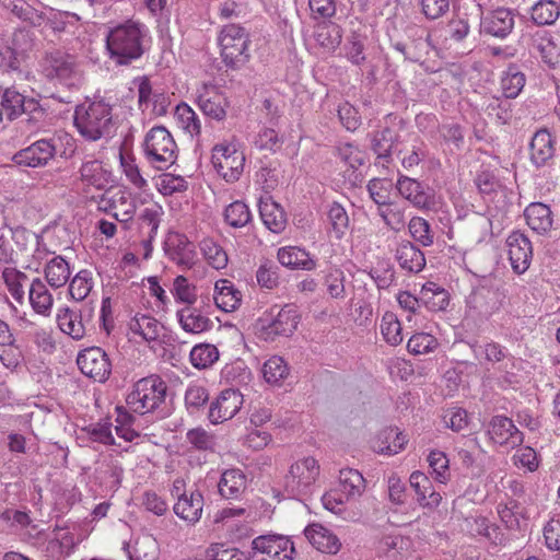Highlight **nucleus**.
Wrapping results in <instances>:
<instances>
[{"mask_svg":"<svg viewBox=\"0 0 560 560\" xmlns=\"http://www.w3.org/2000/svg\"><path fill=\"white\" fill-rule=\"evenodd\" d=\"M218 490L225 499H237L245 490V476L240 469L225 470L218 482Z\"/></svg>","mask_w":560,"mask_h":560,"instance_id":"c9c22d12","label":"nucleus"},{"mask_svg":"<svg viewBox=\"0 0 560 560\" xmlns=\"http://www.w3.org/2000/svg\"><path fill=\"white\" fill-rule=\"evenodd\" d=\"M526 83L525 74L516 65H510L501 77V89L503 96L515 98L522 92Z\"/></svg>","mask_w":560,"mask_h":560,"instance_id":"58836bf2","label":"nucleus"},{"mask_svg":"<svg viewBox=\"0 0 560 560\" xmlns=\"http://www.w3.org/2000/svg\"><path fill=\"white\" fill-rule=\"evenodd\" d=\"M392 46L394 49L401 52L406 60L421 62L429 54L430 43L429 38L419 36L411 39L409 43L394 42Z\"/></svg>","mask_w":560,"mask_h":560,"instance_id":"ea45409f","label":"nucleus"},{"mask_svg":"<svg viewBox=\"0 0 560 560\" xmlns=\"http://www.w3.org/2000/svg\"><path fill=\"white\" fill-rule=\"evenodd\" d=\"M144 154L156 170H166L177 159V145L164 126H155L144 138Z\"/></svg>","mask_w":560,"mask_h":560,"instance_id":"423d86ee","label":"nucleus"},{"mask_svg":"<svg viewBox=\"0 0 560 560\" xmlns=\"http://www.w3.org/2000/svg\"><path fill=\"white\" fill-rule=\"evenodd\" d=\"M148 27L138 21L127 20L108 27L105 48L115 66H130L140 60L148 49Z\"/></svg>","mask_w":560,"mask_h":560,"instance_id":"f257e3e1","label":"nucleus"},{"mask_svg":"<svg viewBox=\"0 0 560 560\" xmlns=\"http://www.w3.org/2000/svg\"><path fill=\"white\" fill-rule=\"evenodd\" d=\"M221 56L226 67L238 69L249 59V37L245 28L238 24L223 26L220 35Z\"/></svg>","mask_w":560,"mask_h":560,"instance_id":"0eeeda50","label":"nucleus"},{"mask_svg":"<svg viewBox=\"0 0 560 560\" xmlns=\"http://www.w3.org/2000/svg\"><path fill=\"white\" fill-rule=\"evenodd\" d=\"M33 43L28 31L19 30L14 32L12 45L8 42H0V69L5 72H20L24 52L31 48Z\"/></svg>","mask_w":560,"mask_h":560,"instance_id":"f8f14e48","label":"nucleus"},{"mask_svg":"<svg viewBox=\"0 0 560 560\" xmlns=\"http://www.w3.org/2000/svg\"><path fill=\"white\" fill-rule=\"evenodd\" d=\"M381 332L390 346H397L402 341L401 325L396 315L386 312L381 322Z\"/></svg>","mask_w":560,"mask_h":560,"instance_id":"4d7b16f0","label":"nucleus"},{"mask_svg":"<svg viewBox=\"0 0 560 560\" xmlns=\"http://www.w3.org/2000/svg\"><path fill=\"white\" fill-rule=\"evenodd\" d=\"M512 98L506 96H492L487 105L489 115H494L500 124H508L513 118Z\"/></svg>","mask_w":560,"mask_h":560,"instance_id":"13d9d810","label":"nucleus"},{"mask_svg":"<svg viewBox=\"0 0 560 560\" xmlns=\"http://www.w3.org/2000/svg\"><path fill=\"white\" fill-rule=\"evenodd\" d=\"M167 384L158 375H151L139 380L133 389L127 395L126 404L130 411L138 415L159 412L161 418L166 416L164 409H160L165 402Z\"/></svg>","mask_w":560,"mask_h":560,"instance_id":"39448f33","label":"nucleus"},{"mask_svg":"<svg viewBox=\"0 0 560 560\" xmlns=\"http://www.w3.org/2000/svg\"><path fill=\"white\" fill-rule=\"evenodd\" d=\"M207 560H248V557L237 548L224 544H212L206 549Z\"/></svg>","mask_w":560,"mask_h":560,"instance_id":"338daca9","label":"nucleus"},{"mask_svg":"<svg viewBox=\"0 0 560 560\" xmlns=\"http://www.w3.org/2000/svg\"><path fill=\"white\" fill-rule=\"evenodd\" d=\"M164 252L172 261L183 269H190L196 264V247L185 234L171 233L164 242Z\"/></svg>","mask_w":560,"mask_h":560,"instance_id":"dca6fc26","label":"nucleus"},{"mask_svg":"<svg viewBox=\"0 0 560 560\" xmlns=\"http://www.w3.org/2000/svg\"><path fill=\"white\" fill-rule=\"evenodd\" d=\"M213 300L221 311L233 312L240 306L242 294L231 281L220 279L214 284Z\"/></svg>","mask_w":560,"mask_h":560,"instance_id":"72a5a7b5","label":"nucleus"},{"mask_svg":"<svg viewBox=\"0 0 560 560\" xmlns=\"http://www.w3.org/2000/svg\"><path fill=\"white\" fill-rule=\"evenodd\" d=\"M279 262L291 269L313 270L316 262L311 258L310 254L298 246L282 247L278 252Z\"/></svg>","mask_w":560,"mask_h":560,"instance_id":"f704fd0d","label":"nucleus"},{"mask_svg":"<svg viewBox=\"0 0 560 560\" xmlns=\"http://www.w3.org/2000/svg\"><path fill=\"white\" fill-rule=\"evenodd\" d=\"M395 258L399 267L408 273H419L425 267L423 252L409 241H402L398 244Z\"/></svg>","mask_w":560,"mask_h":560,"instance_id":"cd10ccee","label":"nucleus"},{"mask_svg":"<svg viewBox=\"0 0 560 560\" xmlns=\"http://www.w3.org/2000/svg\"><path fill=\"white\" fill-rule=\"evenodd\" d=\"M559 15L560 8L552 0H539L530 9L532 21L539 26L553 24Z\"/></svg>","mask_w":560,"mask_h":560,"instance_id":"c03bdc74","label":"nucleus"},{"mask_svg":"<svg viewBox=\"0 0 560 560\" xmlns=\"http://www.w3.org/2000/svg\"><path fill=\"white\" fill-rule=\"evenodd\" d=\"M80 371L97 382H105L112 372V364L107 353L100 347H92L81 351L77 358Z\"/></svg>","mask_w":560,"mask_h":560,"instance_id":"4468645a","label":"nucleus"},{"mask_svg":"<svg viewBox=\"0 0 560 560\" xmlns=\"http://www.w3.org/2000/svg\"><path fill=\"white\" fill-rule=\"evenodd\" d=\"M299 314L294 305L287 304L278 310L277 314L271 318L268 325H262L268 338L273 339L276 336H291L298 327Z\"/></svg>","mask_w":560,"mask_h":560,"instance_id":"5701e85b","label":"nucleus"},{"mask_svg":"<svg viewBox=\"0 0 560 560\" xmlns=\"http://www.w3.org/2000/svg\"><path fill=\"white\" fill-rule=\"evenodd\" d=\"M112 110V106L104 101L82 103L74 109V126L90 141L108 137L115 130Z\"/></svg>","mask_w":560,"mask_h":560,"instance_id":"7ed1b4c3","label":"nucleus"},{"mask_svg":"<svg viewBox=\"0 0 560 560\" xmlns=\"http://www.w3.org/2000/svg\"><path fill=\"white\" fill-rule=\"evenodd\" d=\"M69 277V265L61 256H56L47 262L45 267V278L52 288L65 285Z\"/></svg>","mask_w":560,"mask_h":560,"instance_id":"49530a36","label":"nucleus"},{"mask_svg":"<svg viewBox=\"0 0 560 560\" xmlns=\"http://www.w3.org/2000/svg\"><path fill=\"white\" fill-rule=\"evenodd\" d=\"M428 463L434 475V479L440 483H446L450 479L448 458L441 451H432L428 456Z\"/></svg>","mask_w":560,"mask_h":560,"instance_id":"e2e57ef3","label":"nucleus"},{"mask_svg":"<svg viewBox=\"0 0 560 560\" xmlns=\"http://www.w3.org/2000/svg\"><path fill=\"white\" fill-rule=\"evenodd\" d=\"M93 288V278L91 271L80 270L69 284V294L75 301H83Z\"/></svg>","mask_w":560,"mask_h":560,"instance_id":"5fc2aeb1","label":"nucleus"},{"mask_svg":"<svg viewBox=\"0 0 560 560\" xmlns=\"http://www.w3.org/2000/svg\"><path fill=\"white\" fill-rule=\"evenodd\" d=\"M102 202H107L108 207L114 209L113 215L120 222L130 221L136 212V203L131 194L118 189L117 191L107 190L102 196Z\"/></svg>","mask_w":560,"mask_h":560,"instance_id":"c756f323","label":"nucleus"},{"mask_svg":"<svg viewBox=\"0 0 560 560\" xmlns=\"http://www.w3.org/2000/svg\"><path fill=\"white\" fill-rule=\"evenodd\" d=\"M211 161L218 174L233 183L243 173L245 154L238 149V143L225 141L213 147Z\"/></svg>","mask_w":560,"mask_h":560,"instance_id":"9d476101","label":"nucleus"},{"mask_svg":"<svg viewBox=\"0 0 560 560\" xmlns=\"http://www.w3.org/2000/svg\"><path fill=\"white\" fill-rule=\"evenodd\" d=\"M56 142L55 138L39 139L31 145L18 151L13 155V161L20 166L32 168L44 167L56 155Z\"/></svg>","mask_w":560,"mask_h":560,"instance_id":"ddd939ff","label":"nucleus"},{"mask_svg":"<svg viewBox=\"0 0 560 560\" xmlns=\"http://www.w3.org/2000/svg\"><path fill=\"white\" fill-rule=\"evenodd\" d=\"M509 259L515 273L522 275L530 266L533 246L528 236L521 231H513L506 238Z\"/></svg>","mask_w":560,"mask_h":560,"instance_id":"2eb2a0df","label":"nucleus"},{"mask_svg":"<svg viewBox=\"0 0 560 560\" xmlns=\"http://www.w3.org/2000/svg\"><path fill=\"white\" fill-rule=\"evenodd\" d=\"M314 39L320 47L334 50L341 43V36L336 26L332 25H318L314 32Z\"/></svg>","mask_w":560,"mask_h":560,"instance_id":"680f3d73","label":"nucleus"},{"mask_svg":"<svg viewBox=\"0 0 560 560\" xmlns=\"http://www.w3.org/2000/svg\"><path fill=\"white\" fill-rule=\"evenodd\" d=\"M328 221L335 237L340 240L349 229V217L346 209L338 202H332L327 212Z\"/></svg>","mask_w":560,"mask_h":560,"instance_id":"864d4df0","label":"nucleus"},{"mask_svg":"<svg viewBox=\"0 0 560 560\" xmlns=\"http://www.w3.org/2000/svg\"><path fill=\"white\" fill-rule=\"evenodd\" d=\"M81 179L97 189H104L108 184V172L104 170L102 162L90 160L80 167Z\"/></svg>","mask_w":560,"mask_h":560,"instance_id":"37998d69","label":"nucleus"},{"mask_svg":"<svg viewBox=\"0 0 560 560\" xmlns=\"http://www.w3.org/2000/svg\"><path fill=\"white\" fill-rule=\"evenodd\" d=\"M515 15L512 10L506 8H498L481 18V31L488 35L498 38L508 37L515 24Z\"/></svg>","mask_w":560,"mask_h":560,"instance_id":"412c9836","label":"nucleus"},{"mask_svg":"<svg viewBox=\"0 0 560 560\" xmlns=\"http://www.w3.org/2000/svg\"><path fill=\"white\" fill-rule=\"evenodd\" d=\"M490 439L500 445H506L511 448L522 445L524 441L523 433L516 428L513 421L505 416H493L488 425Z\"/></svg>","mask_w":560,"mask_h":560,"instance_id":"a211bd4d","label":"nucleus"},{"mask_svg":"<svg viewBox=\"0 0 560 560\" xmlns=\"http://www.w3.org/2000/svg\"><path fill=\"white\" fill-rule=\"evenodd\" d=\"M262 375L267 383L280 385L289 375L288 364L281 357L273 355L265 362Z\"/></svg>","mask_w":560,"mask_h":560,"instance_id":"8fccbe9b","label":"nucleus"},{"mask_svg":"<svg viewBox=\"0 0 560 560\" xmlns=\"http://www.w3.org/2000/svg\"><path fill=\"white\" fill-rule=\"evenodd\" d=\"M396 187L405 199L418 208L431 209L434 206L431 189L413 178L400 176Z\"/></svg>","mask_w":560,"mask_h":560,"instance_id":"4be33fe9","label":"nucleus"},{"mask_svg":"<svg viewBox=\"0 0 560 560\" xmlns=\"http://www.w3.org/2000/svg\"><path fill=\"white\" fill-rule=\"evenodd\" d=\"M439 346L438 339L431 334L417 332L412 335L407 343V349L412 354H427L434 351Z\"/></svg>","mask_w":560,"mask_h":560,"instance_id":"052dcab7","label":"nucleus"},{"mask_svg":"<svg viewBox=\"0 0 560 560\" xmlns=\"http://www.w3.org/2000/svg\"><path fill=\"white\" fill-rule=\"evenodd\" d=\"M243 405V395L238 389L228 388L210 404L208 418L211 423H222L233 418Z\"/></svg>","mask_w":560,"mask_h":560,"instance_id":"f3484780","label":"nucleus"},{"mask_svg":"<svg viewBox=\"0 0 560 560\" xmlns=\"http://www.w3.org/2000/svg\"><path fill=\"white\" fill-rule=\"evenodd\" d=\"M345 272L340 268H329L325 272L323 277V284L326 287L327 293L331 299L338 300L345 298Z\"/></svg>","mask_w":560,"mask_h":560,"instance_id":"603ef678","label":"nucleus"},{"mask_svg":"<svg viewBox=\"0 0 560 560\" xmlns=\"http://www.w3.org/2000/svg\"><path fill=\"white\" fill-rule=\"evenodd\" d=\"M399 143L398 132L389 127L375 131L371 138L372 151L376 154L377 159L382 160L384 163H390L394 153L398 155L402 153V150L398 148Z\"/></svg>","mask_w":560,"mask_h":560,"instance_id":"b1692460","label":"nucleus"},{"mask_svg":"<svg viewBox=\"0 0 560 560\" xmlns=\"http://www.w3.org/2000/svg\"><path fill=\"white\" fill-rule=\"evenodd\" d=\"M368 273L380 290H386L396 282L395 267L389 259H378Z\"/></svg>","mask_w":560,"mask_h":560,"instance_id":"de8ad7c7","label":"nucleus"},{"mask_svg":"<svg viewBox=\"0 0 560 560\" xmlns=\"http://www.w3.org/2000/svg\"><path fill=\"white\" fill-rule=\"evenodd\" d=\"M203 495L199 490L191 491L190 494L183 493L174 504V513L182 520L195 524L202 514Z\"/></svg>","mask_w":560,"mask_h":560,"instance_id":"7c9ffc66","label":"nucleus"},{"mask_svg":"<svg viewBox=\"0 0 560 560\" xmlns=\"http://www.w3.org/2000/svg\"><path fill=\"white\" fill-rule=\"evenodd\" d=\"M161 324L147 314H137L129 323V329L147 341H154L160 336Z\"/></svg>","mask_w":560,"mask_h":560,"instance_id":"a19ab883","label":"nucleus"},{"mask_svg":"<svg viewBox=\"0 0 560 560\" xmlns=\"http://www.w3.org/2000/svg\"><path fill=\"white\" fill-rule=\"evenodd\" d=\"M556 153V139L547 128L538 129L529 142V159L536 168L550 165Z\"/></svg>","mask_w":560,"mask_h":560,"instance_id":"6ab92c4d","label":"nucleus"},{"mask_svg":"<svg viewBox=\"0 0 560 560\" xmlns=\"http://www.w3.org/2000/svg\"><path fill=\"white\" fill-rule=\"evenodd\" d=\"M248 560H292L295 548L291 539L283 535H260L252 541Z\"/></svg>","mask_w":560,"mask_h":560,"instance_id":"9b49d317","label":"nucleus"},{"mask_svg":"<svg viewBox=\"0 0 560 560\" xmlns=\"http://www.w3.org/2000/svg\"><path fill=\"white\" fill-rule=\"evenodd\" d=\"M176 317L183 330L188 334L198 335L213 327V322L195 305H186L178 310Z\"/></svg>","mask_w":560,"mask_h":560,"instance_id":"a878e982","label":"nucleus"},{"mask_svg":"<svg viewBox=\"0 0 560 560\" xmlns=\"http://www.w3.org/2000/svg\"><path fill=\"white\" fill-rule=\"evenodd\" d=\"M308 541L320 552L335 555L340 550L338 537L320 524H311L304 529Z\"/></svg>","mask_w":560,"mask_h":560,"instance_id":"c85d7f7f","label":"nucleus"},{"mask_svg":"<svg viewBox=\"0 0 560 560\" xmlns=\"http://www.w3.org/2000/svg\"><path fill=\"white\" fill-rule=\"evenodd\" d=\"M27 116L26 124L37 129L46 118V109L39 101L27 97L15 86L0 88V124L4 120L14 121L21 115Z\"/></svg>","mask_w":560,"mask_h":560,"instance_id":"20e7f679","label":"nucleus"},{"mask_svg":"<svg viewBox=\"0 0 560 560\" xmlns=\"http://www.w3.org/2000/svg\"><path fill=\"white\" fill-rule=\"evenodd\" d=\"M201 249L212 268L220 270L228 266L229 258L226 252L212 240H205L201 244Z\"/></svg>","mask_w":560,"mask_h":560,"instance_id":"bf43d9fd","label":"nucleus"},{"mask_svg":"<svg viewBox=\"0 0 560 560\" xmlns=\"http://www.w3.org/2000/svg\"><path fill=\"white\" fill-rule=\"evenodd\" d=\"M341 492L349 498L360 497L365 488L363 476L355 469H341L339 474Z\"/></svg>","mask_w":560,"mask_h":560,"instance_id":"a18cd8bd","label":"nucleus"},{"mask_svg":"<svg viewBox=\"0 0 560 560\" xmlns=\"http://www.w3.org/2000/svg\"><path fill=\"white\" fill-rule=\"evenodd\" d=\"M198 106L205 116L222 121L226 117V110L230 107L228 97L215 89L206 90L197 98Z\"/></svg>","mask_w":560,"mask_h":560,"instance_id":"bb28decb","label":"nucleus"},{"mask_svg":"<svg viewBox=\"0 0 560 560\" xmlns=\"http://www.w3.org/2000/svg\"><path fill=\"white\" fill-rule=\"evenodd\" d=\"M421 302L432 312L444 311L450 304L448 292L432 281H428L421 289Z\"/></svg>","mask_w":560,"mask_h":560,"instance_id":"e433bc0d","label":"nucleus"},{"mask_svg":"<svg viewBox=\"0 0 560 560\" xmlns=\"http://www.w3.org/2000/svg\"><path fill=\"white\" fill-rule=\"evenodd\" d=\"M319 475V465L314 457L302 458L291 465L284 479L285 491L303 499L313 492L314 483Z\"/></svg>","mask_w":560,"mask_h":560,"instance_id":"6e6552de","label":"nucleus"},{"mask_svg":"<svg viewBox=\"0 0 560 560\" xmlns=\"http://www.w3.org/2000/svg\"><path fill=\"white\" fill-rule=\"evenodd\" d=\"M224 220L232 228L240 229L250 222L252 213L246 203L236 200L225 208Z\"/></svg>","mask_w":560,"mask_h":560,"instance_id":"3c124183","label":"nucleus"},{"mask_svg":"<svg viewBox=\"0 0 560 560\" xmlns=\"http://www.w3.org/2000/svg\"><path fill=\"white\" fill-rule=\"evenodd\" d=\"M175 115L177 116L183 129H185L191 136L200 133V120L197 114L186 103H182L176 106Z\"/></svg>","mask_w":560,"mask_h":560,"instance_id":"0e129e2a","label":"nucleus"},{"mask_svg":"<svg viewBox=\"0 0 560 560\" xmlns=\"http://www.w3.org/2000/svg\"><path fill=\"white\" fill-rule=\"evenodd\" d=\"M410 487L417 494V502L425 509H435L442 501V495L433 487L431 479L423 472L416 470L409 477Z\"/></svg>","mask_w":560,"mask_h":560,"instance_id":"393cba45","label":"nucleus"},{"mask_svg":"<svg viewBox=\"0 0 560 560\" xmlns=\"http://www.w3.org/2000/svg\"><path fill=\"white\" fill-rule=\"evenodd\" d=\"M2 278L12 298L22 303L25 293L23 287L28 277L14 268H5L2 272Z\"/></svg>","mask_w":560,"mask_h":560,"instance_id":"6e6d98bb","label":"nucleus"},{"mask_svg":"<svg viewBox=\"0 0 560 560\" xmlns=\"http://www.w3.org/2000/svg\"><path fill=\"white\" fill-rule=\"evenodd\" d=\"M28 300L36 313L45 316L50 314L52 307V295L39 278L32 281L28 291Z\"/></svg>","mask_w":560,"mask_h":560,"instance_id":"4c0bfd02","label":"nucleus"},{"mask_svg":"<svg viewBox=\"0 0 560 560\" xmlns=\"http://www.w3.org/2000/svg\"><path fill=\"white\" fill-rule=\"evenodd\" d=\"M529 51L539 57L544 63L555 68L560 62V46H558L549 31L538 30L530 35Z\"/></svg>","mask_w":560,"mask_h":560,"instance_id":"aec40b11","label":"nucleus"},{"mask_svg":"<svg viewBox=\"0 0 560 560\" xmlns=\"http://www.w3.org/2000/svg\"><path fill=\"white\" fill-rule=\"evenodd\" d=\"M77 310L65 308L57 316L60 330L69 335L74 340H80L85 335V326Z\"/></svg>","mask_w":560,"mask_h":560,"instance_id":"79ce46f5","label":"nucleus"},{"mask_svg":"<svg viewBox=\"0 0 560 560\" xmlns=\"http://www.w3.org/2000/svg\"><path fill=\"white\" fill-rule=\"evenodd\" d=\"M259 214L262 223L269 231L273 233H280L285 229V212L282 207L271 198L260 199Z\"/></svg>","mask_w":560,"mask_h":560,"instance_id":"2f4dec72","label":"nucleus"},{"mask_svg":"<svg viewBox=\"0 0 560 560\" xmlns=\"http://www.w3.org/2000/svg\"><path fill=\"white\" fill-rule=\"evenodd\" d=\"M189 358L196 369H207L219 360V351L213 345L199 343L191 349Z\"/></svg>","mask_w":560,"mask_h":560,"instance_id":"09e8293b","label":"nucleus"},{"mask_svg":"<svg viewBox=\"0 0 560 560\" xmlns=\"http://www.w3.org/2000/svg\"><path fill=\"white\" fill-rule=\"evenodd\" d=\"M506 299L501 281L492 276H482L466 299V316L475 322L488 320L498 313Z\"/></svg>","mask_w":560,"mask_h":560,"instance_id":"f03ea898","label":"nucleus"},{"mask_svg":"<svg viewBox=\"0 0 560 560\" xmlns=\"http://www.w3.org/2000/svg\"><path fill=\"white\" fill-rule=\"evenodd\" d=\"M392 183L387 179L373 178L368 184V190L375 203L389 206Z\"/></svg>","mask_w":560,"mask_h":560,"instance_id":"774afa93","label":"nucleus"},{"mask_svg":"<svg viewBox=\"0 0 560 560\" xmlns=\"http://www.w3.org/2000/svg\"><path fill=\"white\" fill-rule=\"evenodd\" d=\"M172 293L177 302L187 305H194L197 301L196 287L190 284L184 276L175 278Z\"/></svg>","mask_w":560,"mask_h":560,"instance_id":"69168bd1","label":"nucleus"},{"mask_svg":"<svg viewBox=\"0 0 560 560\" xmlns=\"http://www.w3.org/2000/svg\"><path fill=\"white\" fill-rule=\"evenodd\" d=\"M42 73L49 81L72 86L78 79L75 58L62 50L47 51L40 62Z\"/></svg>","mask_w":560,"mask_h":560,"instance_id":"1a4fd4ad","label":"nucleus"},{"mask_svg":"<svg viewBox=\"0 0 560 560\" xmlns=\"http://www.w3.org/2000/svg\"><path fill=\"white\" fill-rule=\"evenodd\" d=\"M528 226L538 234H546L552 228V212L541 202L530 203L524 211Z\"/></svg>","mask_w":560,"mask_h":560,"instance_id":"473e14b6","label":"nucleus"}]
</instances>
